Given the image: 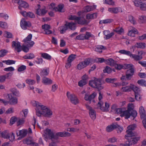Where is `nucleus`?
<instances>
[{"instance_id": "nucleus-51", "label": "nucleus", "mask_w": 146, "mask_h": 146, "mask_svg": "<svg viewBox=\"0 0 146 146\" xmlns=\"http://www.w3.org/2000/svg\"><path fill=\"white\" fill-rule=\"evenodd\" d=\"M0 27L3 29H7L8 27L7 23L5 22L0 21Z\"/></svg>"}, {"instance_id": "nucleus-17", "label": "nucleus", "mask_w": 146, "mask_h": 146, "mask_svg": "<svg viewBox=\"0 0 146 146\" xmlns=\"http://www.w3.org/2000/svg\"><path fill=\"white\" fill-rule=\"evenodd\" d=\"M97 94L96 92H93L90 95H89L87 94H85L84 96L85 100L87 101H88L90 103L91 102V101L92 100L93 102H95V101L94 99L97 96Z\"/></svg>"}, {"instance_id": "nucleus-7", "label": "nucleus", "mask_w": 146, "mask_h": 146, "mask_svg": "<svg viewBox=\"0 0 146 146\" xmlns=\"http://www.w3.org/2000/svg\"><path fill=\"white\" fill-rule=\"evenodd\" d=\"M92 61V59L86 58L84 61L80 62L77 65V68L78 70H81L88 66Z\"/></svg>"}, {"instance_id": "nucleus-28", "label": "nucleus", "mask_w": 146, "mask_h": 146, "mask_svg": "<svg viewBox=\"0 0 146 146\" xmlns=\"http://www.w3.org/2000/svg\"><path fill=\"white\" fill-rule=\"evenodd\" d=\"M27 133V129H22L18 131L17 132V136H20L21 137H25Z\"/></svg>"}, {"instance_id": "nucleus-54", "label": "nucleus", "mask_w": 146, "mask_h": 146, "mask_svg": "<svg viewBox=\"0 0 146 146\" xmlns=\"http://www.w3.org/2000/svg\"><path fill=\"white\" fill-rule=\"evenodd\" d=\"M138 84L140 85L146 87V81L143 79L139 80L137 81Z\"/></svg>"}, {"instance_id": "nucleus-5", "label": "nucleus", "mask_w": 146, "mask_h": 146, "mask_svg": "<svg viewBox=\"0 0 146 146\" xmlns=\"http://www.w3.org/2000/svg\"><path fill=\"white\" fill-rule=\"evenodd\" d=\"M3 97L8 100L9 104L10 105H14L18 103V98L13 96L11 93L4 94L3 95Z\"/></svg>"}, {"instance_id": "nucleus-20", "label": "nucleus", "mask_w": 146, "mask_h": 146, "mask_svg": "<svg viewBox=\"0 0 146 146\" xmlns=\"http://www.w3.org/2000/svg\"><path fill=\"white\" fill-rule=\"evenodd\" d=\"M14 2L15 3L19 5V9H20V7L26 8H28L29 7L28 4L22 0H15Z\"/></svg>"}, {"instance_id": "nucleus-37", "label": "nucleus", "mask_w": 146, "mask_h": 146, "mask_svg": "<svg viewBox=\"0 0 146 146\" xmlns=\"http://www.w3.org/2000/svg\"><path fill=\"white\" fill-rule=\"evenodd\" d=\"M66 25L68 27L72 30H74L76 28L75 23H66Z\"/></svg>"}, {"instance_id": "nucleus-39", "label": "nucleus", "mask_w": 146, "mask_h": 146, "mask_svg": "<svg viewBox=\"0 0 146 146\" xmlns=\"http://www.w3.org/2000/svg\"><path fill=\"white\" fill-rule=\"evenodd\" d=\"M9 133L8 130H5L2 131L1 133V135L0 136L4 139H8Z\"/></svg>"}, {"instance_id": "nucleus-48", "label": "nucleus", "mask_w": 146, "mask_h": 146, "mask_svg": "<svg viewBox=\"0 0 146 146\" xmlns=\"http://www.w3.org/2000/svg\"><path fill=\"white\" fill-rule=\"evenodd\" d=\"M133 2L135 6L139 7L143 3L141 0H134Z\"/></svg>"}, {"instance_id": "nucleus-19", "label": "nucleus", "mask_w": 146, "mask_h": 146, "mask_svg": "<svg viewBox=\"0 0 146 146\" xmlns=\"http://www.w3.org/2000/svg\"><path fill=\"white\" fill-rule=\"evenodd\" d=\"M86 107L89 111V113L90 117L92 119L94 120L96 117L95 111L89 105H86Z\"/></svg>"}, {"instance_id": "nucleus-32", "label": "nucleus", "mask_w": 146, "mask_h": 146, "mask_svg": "<svg viewBox=\"0 0 146 146\" xmlns=\"http://www.w3.org/2000/svg\"><path fill=\"white\" fill-rule=\"evenodd\" d=\"M40 71V74L41 76H47L49 72L48 68H46L42 69Z\"/></svg>"}, {"instance_id": "nucleus-55", "label": "nucleus", "mask_w": 146, "mask_h": 146, "mask_svg": "<svg viewBox=\"0 0 146 146\" xmlns=\"http://www.w3.org/2000/svg\"><path fill=\"white\" fill-rule=\"evenodd\" d=\"M67 131H69L70 132H74L78 131L79 130V129L77 128H75L73 127L67 128L66 129Z\"/></svg>"}, {"instance_id": "nucleus-60", "label": "nucleus", "mask_w": 146, "mask_h": 146, "mask_svg": "<svg viewBox=\"0 0 146 146\" xmlns=\"http://www.w3.org/2000/svg\"><path fill=\"white\" fill-rule=\"evenodd\" d=\"M128 18L129 20L131 23L134 25L136 24V22L133 17L130 15L129 16Z\"/></svg>"}, {"instance_id": "nucleus-38", "label": "nucleus", "mask_w": 146, "mask_h": 146, "mask_svg": "<svg viewBox=\"0 0 146 146\" xmlns=\"http://www.w3.org/2000/svg\"><path fill=\"white\" fill-rule=\"evenodd\" d=\"M42 82L44 84L47 85L51 84L52 82L51 80L49 78L44 77L42 79Z\"/></svg>"}, {"instance_id": "nucleus-30", "label": "nucleus", "mask_w": 146, "mask_h": 146, "mask_svg": "<svg viewBox=\"0 0 146 146\" xmlns=\"http://www.w3.org/2000/svg\"><path fill=\"white\" fill-rule=\"evenodd\" d=\"M146 47V44L144 42H137L135 45L133 46L132 48H135L136 47L137 48L141 49H144Z\"/></svg>"}, {"instance_id": "nucleus-23", "label": "nucleus", "mask_w": 146, "mask_h": 146, "mask_svg": "<svg viewBox=\"0 0 146 146\" xmlns=\"http://www.w3.org/2000/svg\"><path fill=\"white\" fill-rule=\"evenodd\" d=\"M139 112L141 119L145 118L146 117L145 111V110L143 106H141L139 107Z\"/></svg>"}, {"instance_id": "nucleus-25", "label": "nucleus", "mask_w": 146, "mask_h": 146, "mask_svg": "<svg viewBox=\"0 0 146 146\" xmlns=\"http://www.w3.org/2000/svg\"><path fill=\"white\" fill-rule=\"evenodd\" d=\"M24 143L28 145H31L32 146H37L38 144L33 142L31 138L26 139L23 141Z\"/></svg>"}, {"instance_id": "nucleus-9", "label": "nucleus", "mask_w": 146, "mask_h": 146, "mask_svg": "<svg viewBox=\"0 0 146 146\" xmlns=\"http://www.w3.org/2000/svg\"><path fill=\"white\" fill-rule=\"evenodd\" d=\"M103 105L104 103L103 102H99L97 104L98 108L100 109L102 111L107 112L108 111L110 107L109 104L106 102L105 103L104 106Z\"/></svg>"}, {"instance_id": "nucleus-14", "label": "nucleus", "mask_w": 146, "mask_h": 146, "mask_svg": "<svg viewBox=\"0 0 146 146\" xmlns=\"http://www.w3.org/2000/svg\"><path fill=\"white\" fill-rule=\"evenodd\" d=\"M11 47L15 51L19 52L22 51V46L20 42L12 41Z\"/></svg>"}, {"instance_id": "nucleus-47", "label": "nucleus", "mask_w": 146, "mask_h": 146, "mask_svg": "<svg viewBox=\"0 0 146 146\" xmlns=\"http://www.w3.org/2000/svg\"><path fill=\"white\" fill-rule=\"evenodd\" d=\"M67 29L68 27L66 25V24H65L64 26H61L58 28V29L60 30V33L61 34L63 33Z\"/></svg>"}, {"instance_id": "nucleus-46", "label": "nucleus", "mask_w": 146, "mask_h": 146, "mask_svg": "<svg viewBox=\"0 0 146 146\" xmlns=\"http://www.w3.org/2000/svg\"><path fill=\"white\" fill-rule=\"evenodd\" d=\"M76 55L75 54L70 55L68 58L67 61H69L72 63L76 58Z\"/></svg>"}, {"instance_id": "nucleus-26", "label": "nucleus", "mask_w": 146, "mask_h": 146, "mask_svg": "<svg viewBox=\"0 0 146 146\" xmlns=\"http://www.w3.org/2000/svg\"><path fill=\"white\" fill-rule=\"evenodd\" d=\"M64 5L63 4H60L56 7L55 9V11L59 12H64L65 11Z\"/></svg>"}, {"instance_id": "nucleus-8", "label": "nucleus", "mask_w": 146, "mask_h": 146, "mask_svg": "<svg viewBox=\"0 0 146 146\" xmlns=\"http://www.w3.org/2000/svg\"><path fill=\"white\" fill-rule=\"evenodd\" d=\"M135 127V124L130 125L127 127L128 130L126 131L127 134L125 136L126 139H129L128 137H132L135 135L134 133L132 132V130H134Z\"/></svg>"}, {"instance_id": "nucleus-62", "label": "nucleus", "mask_w": 146, "mask_h": 146, "mask_svg": "<svg viewBox=\"0 0 146 146\" xmlns=\"http://www.w3.org/2000/svg\"><path fill=\"white\" fill-rule=\"evenodd\" d=\"M105 1L104 3L112 6L115 5V3L114 1L112 0H104Z\"/></svg>"}, {"instance_id": "nucleus-34", "label": "nucleus", "mask_w": 146, "mask_h": 146, "mask_svg": "<svg viewBox=\"0 0 146 146\" xmlns=\"http://www.w3.org/2000/svg\"><path fill=\"white\" fill-rule=\"evenodd\" d=\"M9 91L12 93L14 96L17 97H20L21 96V94L19 91L15 88H11L10 89Z\"/></svg>"}, {"instance_id": "nucleus-56", "label": "nucleus", "mask_w": 146, "mask_h": 146, "mask_svg": "<svg viewBox=\"0 0 146 146\" xmlns=\"http://www.w3.org/2000/svg\"><path fill=\"white\" fill-rule=\"evenodd\" d=\"M26 46L27 45L25 44L21 46L22 50L25 52H28L29 51V48L30 47L27 46Z\"/></svg>"}, {"instance_id": "nucleus-41", "label": "nucleus", "mask_w": 146, "mask_h": 146, "mask_svg": "<svg viewBox=\"0 0 146 146\" xmlns=\"http://www.w3.org/2000/svg\"><path fill=\"white\" fill-rule=\"evenodd\" d=\"M104 62L106 64L112 66L114 65V60L111 59L109 58L108 59L105 60Z\"/></svg>"}, {"instance_id": "nucleus-31", "label": "nucleus", "mask_w": 146, "mask_h": 146, "mask_svg": "<svg viewBox=\"0 0 146 146\" xmlns=\"http://www.w3.org/2000/svg\"><path fill=\"white\" fill-rule=\"evenodd\" d=\"M89 23L87 20L84 19H80V17H77V19L75 23L76 24L78 23L80 25L87 24Z\"/></svg>"}, {"instance_id": "nucleus-58", "label": "nucleus", "mask_w": 146, "mask_h": 146, "mask_svg": "<svg viewBox=\"0 0 146 146\" xmlns=\"http://www.w3.org/2000/svg\"><path fill=\"white\" fill-rule=\"evenodd\" d=\"M118 52L121 54H125L128 56L130 53V51L125 50H120L118 51Z\"/></svg>"}, {"instance_id": "nucleus-42", "label": "nucleus", "mask_w": 146, "mask_h": 146, "mask_svg": "<svg viewBox=\"0 0 146 146\" xmlns=\"http://www.w3.org/2000/svg\"><path fill=\"white\" fill-rule=\"evenodd\" d=\"M96 6H87L84 8V11L85 12H90L93 10L95 8Z\"/></svg>"}, {"instance_id": "nucleus-44", "label": "nucleus", "mask_w": 146, "mask_h": 146, "mask_svg": "<svg viewBox=\"0 0 146 146\" xmlns=\"http://www.w3.org/2000/svg\"><path fill=\"white\" fill-rule=\"evenodd\" d=\"M97 15L96 13L88 14L86 15V18L87 19H92L96 18Z\"/></svg>"}, {"instance_id": "nucleus-33", "label": "nucleus", "mask_w": 146, "mask_h": 146, "mask_svg": "<svg viewBox=\"0 0 146 146\" xmlns=\"http://www.w3.org/2000/svg\"><path fill=\"white\" fill-rule=\"evenodd\" d=\"M138 18V21L139 24H144L146 23V16L144 15H139Z\"/></svg>"}, {"instance_id": "nucleus-22", "label": "nucleus", "mask_w": 146, "mask_h": 146, "mask_svg": "<svg viewBox=\"0 0 146 146\" xmlns=\"http://www.w3.org/2000/svg\"><path fill=\"white\" fill-rule=\"evenodd\" d=\"M42 28L44 30L45 33L46 34H50L52 33V31L50 30V26L47 24H44L42 26Z\"/></svg>"}, {"instance_id": "nucleus-1", "label": "nucleus", "mask_w": 146, "mask_h": 146, "mask_svg": "<svg viewBox=\"0 0 146 146\" xmlns=\"http://www.w3.org/2000/svg\"><path fill=\"white\" fill-rule=\"evenodd\" d=\"M134 107L133 104L129 103L127 105V110H126L125 108H120L117 109L116 111L117 113L120 114V116L124 117L125 119H128L131 117L134 119L137 115V111L134 110Z\"/></svg>"}, {"instance_id": "nucleus-45", "label": "nucleus", "mask_w": 146, "mask_h": 146, "mask_svg": "<svg viewBox=\"0 0 146 146\" xmlns=\"http://www.w3.org/2000/svg\"><path fill=\"white\" fill-rule=\"evenodd\" d=\"M41 56L43 58L49 60H50L52 58L50 55L46 53H41Z\"/></svg>"}, {"instance_id": "nucleus-36", "label": "nucleus", "mask_w": 146, "mask_h": 146, "mask_svg": "<svg viewBox=\"0 0 146 146\" xmlns=\"http://www.w3.org/2000/svg\"><path fill=\"white\" fill-rule=\"evenodd\" d=\"M113 31L120 35L124 33V30L122 27H116L113 30Z\"/></svg>"}, {"instance_id": "nucleus-2", "label": "nucleus", "mask_w": 146, "mask_h": 146, "mask_svg": "<svg viewBox=\"0 0 146 146\" xmlns=\"http://www.w3.org/2000/svg\"><path fill=\"white\" fill-rule=\"evenodd\" d=\"M63 135V131L57 132L54 134L53 131L50 129L46 128L44 131L42 136L46 141L49 139L52 141H55V142H58V139L59 137H64Z\"/></svg>"}, {"instance_id": "nucleus-13", "label": "nucleus", "mask_w": 146, "mask_h": 146, "mask_svg": "<svg viewBox=\"0 0 146 146\" xmlns=\"http://www.w3.org/2000/svg\"><path fill=\"white\" fill-rule=\"evenodd\" d=\"M32 37V35L30 34L23 41L24 44L29 47H32L35 43L33 41L31 40Z\"/></svg>"}, {"instance_id": "nucleus-3", "label": "nucleus", "mask_w": 146, "mask_h": 146, "mask_svg": "<svg viewBox=\"0 0 146 146\" xmlns=\"http://www.w3.org/2000/svg\"><path fill=\"white\" fill-rule=\"evenodd\" d=\"M53 115V112L49 108L43 105L39 112L37 114L38 117L42 115L47 117H51Z\"/></svg>"}, {"instance_id": "nucleus-24", "label": "nucleus", "mask_w": 146, "mask_h": 146, "mask_svg": "<svg viewBox=\"0 0 146 146\" xmlns=\"http://www.w3.org/2000/svg\"><path fill=\"white\" fill-rule=\"evenodd\" d=\"M130 29L129 31L128 35L132 37H134L136 33H137L138 31L137 29L133 27H130Z\"/></svg>"}, {"instance_id": "nucleus-21", "label": "nucleus", "mask_w": 146, "mask_h": 146, "mask_svg": "<svg viewBox=\"0 0 146 146\" xmlns=\"http://www.w3.org/2000/svg\"><path fill=\"white\" fill-rule=\"evenodd\" d=\"M108 11L111 13L117 14L119 12H121L122 10L121 7H116L109 8L108 9Z\"/></svg>"}, {"instance_id": "nucleus-53", "label": "nucleus", "mask_w": 146, "mask_h": 146, "mask_svg": "<svg viewBox=\"0 0 146 146\" xmlns=\"http://www.w3.org/2000/svg\"><path fill=\"white\" fill-rule=\"evenodd\" d=\"M14 112V108L11 107L7 110L5 112V113L7 115L13 113Z\"/></svg>"}, {"instance_id": "nucleus-15", "label": "nucleus", "mask_w": 146, "mask_h": 146, "mask_svg": "<svg viewBox=\"0 0 146 146\" xmlns=\"http://www.w3.org/2000/svg\"><path fill=\"white\" fill-rule=\"evenodd\" d=\"M31 103L33 106L36 107V115H37L43 105L38 102L34 100L31 101Z\"/></svg>"}, {"instance_id": "nucleus-57", "label": "nucleus", "mask_w": 146, "mask_h": 146, "mask_svg": "<svg viewBox=\"0 0 146 146\" xmlns=\"http://www.w3.org/2000/svg\"><path fill=\"white\" fill-rule=\"evenodd\" d=\"M113 20L112 19H107L103 20L100 21L99 23L100 24H106L111 23L113 21Z\"/></svg>"}, {"instance_id": "nucleus-29", "label": "nucleus", "mask_w": 146, "mask_h": 146, "mask_svg": "<svg viewBox=\"0 0 146 146\" xmlns=\"http://www.w3.org/2000/svg\"><path fill=\"white\" fill-rule=\"evenodd\" d=\"M104 34L105 36V38L106 39H108L112 37L114 34V33L113 32L110 33V31H104Z\"/></svg>"}, {"instance_id": "nucleus-43", "label": "nucleus", "mask_w": 146, "mask_h": 146, "mask_svg": "<svg viewBox=\"0 0 146 146\" xmlns=\"http://www.w3.org/2000/svg\"><path fill=\"white\" fill-rule=\"evenodd\" d=\"M131 90H132L133 91L135 94L139 93L140 92V89L136 86L132 84H131Z\"/></svg>"}, {"instance_id": "nucleus-35", "label": "nucleus", "mask_w": 146, "mask_h": 146, "mask_svg": "<svg viewBox=\"0 0 146 146\" xmlns=\"http://www.w3.org/2000/svg\"><path fill=\"white\" fill-rule=\"evenodd\" d=\"M130 137H128L129 139L128 140H129V143L131 145L136 143L140 139V137H136L134 138H131L130 139L129 138Z\"/></svg>"}, {"instance_id": "nucleus-40", "label": "nucleus", "mask_w": 146, "mask_h": 146, "mask_svg": "<svg viewBox=\"0 0 146 146\" xmlns=\"http://www.w3.org/2000/svg\"><path fill=\"white\" fill-rule=\"evenodd\" d=\"M103 49H105V48L104 46L102 45H98L94 48L95 51L99 52H102Z\"/></svg>"}, {"instance_id": "nucleus-61", "label": "nucleus", "mask_w": 146, "mask_h": 146, "mask_svg": "<svg viewBox=\"0 0 146 146\" xmlns=\"http://www.w3.org/2000/svg\"><path fill=\"white\" fill-rule=\"evenodd\" d=\"M88 83L87 81L81 80L78 83V85L80 87H82L86 84Z\"/></svg>"}, {"instance_id": "nucleus-12", "label": "nucleus", "mask_w": 146, "mask_h": 146, "mask_svg": "<svg viewBox=\"0 0 146 146\" xmlns=\"http://www.w3.org/2000/svg\"><path fill=\"white\" fill-rule=\"evenodd\" d=\"M36 13L38 15L42 16L44 15L47 13V11L45 7H41L40 5H37L36 7Z\"/></svg>"}, {"instance_id": "nucleus-49", "label": "nucleus", "mask_w": 146, "mask_h": 146, "mask_svg": "<svg viewBox=\"0 0 146 146\" xmlns=\"http://www.w3.org/2000/svg\"><path fill=\"white\" fill-rule=\"evenodd\" d=\"M35 57L34 54L33 53H30L23 56V58L25 59H31Z\"/></svg>"}, {"instance_id": "nucleus-27", "label": "nucleus", "mask_w": 146, "mask_h": 146, "mask_svg": "<svg viewBox=\"0 0 146 146\" xmlns=\"http://www.w3.org/2000/svg\"><path fill=\"white\" fill-rule=\"evenodd\" d=\"M134 69L128 70L126 72V78L127 79H130L134 74Z\"/></svg>"}, {"instance_id": "nucleus-63", "label": "nucleus", "mask_w": 146, "mask_h": 146, "mask_svg": "<svg viewBox=\"0 0 146 146\" xmlns=\"http://www.w3.org/2000/svg\"><path fill=\"white\" fill-rule=\"evenodd\" d=\"M17 120V118L15 116H13L11 117L10 119V125H12Z\"/></svg>"}, {"instance_id": "nucleus-64", "label": "nucleus", "mask_w": 146, "mask_h": 146, "mask_svg": "<svg viewBox=\"0 0 146 146\" xmlns=\"http://www.w3.org/2000/svg\"><path fill=\"white\" fill-rule=\"evenodd\" d=\"M112 71L111 68L109 66H106L104 70H103V72L104 73H107L108 74H110L111 72Z\"/></svg>"}, {"instance_id": "nucleus-18", "label": "nucleus", "mask_w": 146, "mask_h": 146, "mask_svg": "<svg viewBox=\"0 0 146 146\" xmlns=\"http://www.w3.org/2000/svg\"><path fill=\"white\" fill-rule=\"evenodd\" d=\"M128 83L126 82H123L121 83L122 87L121 89V91L123 92H127L131 90V87L130 86H126L128 84Z\"/></svg>"}, {"instance_id": "nucleus-11", "label": "nucleus", "mask_w": 146, "mask_h": 146, "mask_svg": "<svg viewBox=\"0 0 146 146\" xmlns=\"http://www.w3.org/2000/svg\"><path fill=\"white\" fill-rule=\"evenodd\" d=\"M67 96L72 104H76L79 103L77 97L74 94H71L70 92H67Z\"/></svg>"}, {"instance_id": "nucleus-6", "label": "nucleus", "mask_w": 146, "mask_h": 146, "mask_svg": "<svg viewBox=\"0 0 146 146\" xmlns=\"http://www.w3.org/2000/svg\"><path fill=\"white\" fill-rule=\"evenodd\" d=\"M114 129H116L118 133H120L123 130L122 127L120 126L115 123L108 126L106 129V131L108 132H111Z\"/></svg>"}, {"instance_id": "nucleus-59", "label": "nucleus", "mask_w": 146, "mask_h": 146, "mask_svg": "<svg viewBox=\"0 0 146 146\" xmlns=\"http://www.w3.org/2000/svg\"><path fill=\"white\" fill-rule=\"evenodd\" d=\"M26 82L29 85H33L36 83V81L33 80L27 79L26 80Z\"/></svg>"}, {"instance_id": "nucleus-52", "label": "nucleus", "mask_w": 146, "mask_h": 146, "mask_svg": "<svg viewBox=\"0 0 146 146\" xmlns=\"http://www.w3.org/2000/svg\"><path fill=\"white\" fill-rule=\"evenodd\" d=\"M9 17L8 15L5 13H0V18H3L4 20H6L8 19Z\"/></svg>"}, {"instance_id": "nucleus-4", "label": "nucleus", "mask_w": 146, "mask_h": 146, "mask_svg": "<svg viewBox=\"0 0 146 146\" xmlns=\"http://www.w3.org/2000/svg\"><path fill=\"white\" fill-rule=\"evenodd\" d=\"M89 84L91 87L97 88L98 90H100L104 88L102 85L101 80L98 78H95L94 80H90Z\"/></svg>"}, {"instance_id": "nucleus-50", "label": "nucleus", "mask_w": 146, "mask_h": 146, "mask_svg": "<svg viewBox=\"0 0 146 146\" xmlns=\"http://www.w3.org/2000/svg\"><path fill=\"white\" fill-rule=\"evenodd\" d=\"M123 69H134L133 65L131 64H124L123 65Z\"/></svg>"}, {"instance_id": "nucleus-16", "label": "nucleus", "mask_w": 146, "mask_h": 146, "mask_svg": "<svg viewBox=\"0 0 146 146\" xmlns=\"http://www.w3.org/2000/svg\"><path fill=\"white\" fill-rule=\"evenodd\" d=\"M20 26L22 29L26 30L27 27H30L31 24L29 21H26L24 19H22L20 21Z\"/></svg>"}, {"instance_id": "nucleus-10", "label": "nucleus", "mask_w": 146, "mask_h": 146, "mask_svg": "<svg viewBox=\"0 0 146 146\" xmlns=\"http://www.w3.org/2000/svg\"><path fill=\"white\" fill-rule=\"evenodd\" d=\"M138 55L135 54H132L130 52V53L129 54V56L135 60L137 61L140 60L142 58V55H145V52L142 50H141L138 51Z\"/></svg>"}]
</instances>
